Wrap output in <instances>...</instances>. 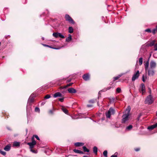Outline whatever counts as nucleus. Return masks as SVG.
<instances>
[{
	"instance_id": "1",
	"label": "nucleus",
	"mask_w": 157,
	"mask_h": 157,
	"mask_svg": "<svg viewBox=\"0 0 157 157\" xmlns=\"http://www.w3.org/2000/svg\"><path fill=\"white\" fill-rule=\"evenodd\" d=\"M130 109V107L129 106L128 107L124 114L123 115L122 121V123H125L128 120Z\"/></svg>"
},
{
	"instance_id": "2",
	"label": "nucleus",
	"mask_w": 157,
	"mask_h": 157,
	"mask_svg": "<svg viewBox=\"0 0 157 157\" xmlns=\"http://www.w3.org/2000/svg\"><path fill=\"white\" fill-rule=\"evenodd\" d=\"M115 110L112 108H110L108 111L106 113V117L107 118H109L111 115L114 114Z\"/></svg>"
},
{
	"instance_id": "3",
	"label": "nucleus",
	"mask_w": 157,
	"mask_h": 157,
	"mask_svg": "<svg viewBox=\"0 0 157 157\" xmlns=\"http://www.w3.org/2000/svg\"><path fill=\"white\" fill-rule=\"evenodd\" d=\"M139 91L142 95L144 94L145 92V88L144 84L143 83L141 84L139 88Z\"/></svg>"
},
{
	"instance_id": "4",
	"label": "nucleus",
	"mask_w": 157,
	"mask_h": 157,
	"mask_svg": "<svg viewBox=\"0 0 157 157\" xmlns=\"http://www.w3.org/2000/svg\"><path fill=\"white\" fill-rule=\"evenodd\" d=\"M153 102V100L152 99V97L151 95H149L147 98L145 102L146 104H151Z\"/></svg>"
},
{
	"instance_id": "5",
	"label": "nucleus",
	"mask_w": 157,
	"mask_h": 157,
	"mask_svg": "<svg viewBox=\"0 0 157 157\" xmlns=\"http://www.w3.org/2000/svg\"><path fill=\"white\" fill-rule=\"evenodd\" d=\"M65 18L67 21L73 24L75 23L74 21L72 19L68 14H66L65 16Z\"/></svg>"
},
{
	"instance_id": "6",
	"label": "nucleus",
	"mask_w": 157,
	"mask_h": 157,
	"mask_svg": "<svg viewBox=\"0 0 157 157\" xmlns=\"http://www.w3.org/2000/svg\"><path fill=\"white\" fill-rule=\"evenodd\" d=\"M53 36L56 38L59 37L63 39L65 37L63 35L59 33H53Z\"/></svg>"
},
{
	"instance_id": "7",
	"label": "nucleus",
	"mask_w": 157,
	"mask_h": 157,
	"mask_svg": "<svg viewBox=\"0 0 157 157\" xmlns=\"http://www.w3.org/2000/svg\"><path fill=\"white\" fill-rule=\"evenodd\" d=\"M36 144V141L34 140L33 137L32 138V142H29L27 144L29 146L30 148H33Z\"/></svg>"
},
{
	"instance_id": "8",
	"label": "nucleus",
	"mask_w": 157,
	"mask_h": 157,
	"mask_svg": "<svg viewBox=\"0 0 157 157\" xmlns=\"http://www.w3.org/2000/svg\"><path fill=\"white\" fill-rule=\"evenodd\" d=\"M148 75L150 76H153L155 74V71L154 69L149 68L148 69Z\"/></svg>"
},
{
	"instance_id": "9",
	"label": "nucleus",
	"mask_w": 157,
	"mask_h": 157,
	"mask_svg": "<svg viewBox=\"0 0 157 157\" xmlns=\"http://www.w3.org/2000/svg\"><path fill=\"white\" fill-rule=\"evenodd\" d=\"M139 76V71H137L132 76V81H134L136 79H137Z\"/></svg>"
},
{
	"instance_id": "10",
	"label": "nucleus",
	"mask_w": 157,
	"mask_h": 157,
	"mask_svg": "<svg viewBox=\"0 0 157 157\" xmlns=\"http://www.w3.org/2000/svg\"><path fill=\"white\" fill-rule=\"evenodd\" d=\"M156 67V63L153 60L151 61L150 63V67L154 69Z\"/></svg>"
},
{
	"instance_id": "11",
	"label": "nucleus",
	"mask_w": 157,
	"mask_h": 157,
	"mask_svg": "<svg viewBox=\"0 0 157 157\" xmlns=\"http://www.w3.org/2000/svg\"><path fill=\"white\" fill-rule=\"evenodd\" d=\"M149 59L145 63H144V68L146 72L148 70V67L149 65Z\"/></svg>"
},
{
	"instance_id": "12",
	"label": "nucleus",
	"mask_w": 157,
	"mask_h": 157,
	"mask_svg": "<svg viewBox=\"0 0 157 157\" xmlns=\"http://www.w3.org/2000/svg\"><path fill=\"white\" fill-rule=\"evenodd\" d=\"M67 91L69 93L71 94L75 93L77 92L76 90L72 88L68 89Z\"/></svg>"
},
{
	"instance_id": "13",
	"label": "nucleus",
	"mask_w": 157,
	"mask_h": 157,
	"mask_svg": "<svg viewBox=\"0 0 157 157\" xmlns=\"http://www.w3.org/2000/svg\"><path fill=\"white\" fill-rule=\"evenodd\" d=\"M83 78L85 81H87L89 80L90 76L88 74H84L82 76Z\"/></svg>"
},
{
	"instance_id": "14",
	"label": "nucleus",
	"mask_w": 157,
	"mask_h": 157,
	"mask_svg": "<svg viewBox=\"0 0 157 157\" xmlns=\"http://www.w3.org/2000/svg\"><path fill=\"white\" fill-rule=\"evenodd\" d=\"M157 127V123H156L155 124L152 125L150 126H149L147 128L148 129L150 130H151L153 129L154 128H156Z\"/></svg>"
},
{
	"instance_id": "15",
	"label": "nucleus",
	"mask_w": 157,
	"mask_h": 157,
	"mask_svg": "<svg viewBox=\"0 0 157 157\" xmlns=\"http://www.w3.org/2000/svg\"><path fill=\"white\" fill-rule=\"evenodd\" d=\"M62 94L59 92H57L55 94L53 95V97L54 98H56L57 97H62Z\"/></svg>"
},
{
	"instance_id": "16",
	"label": "nucleus",
	"mask_w": 157,
	"mask_h": 157,
	"mask_svg": "<svg viewBox=\"0 0 157 157\" xmlns=\"http://www.w3.org/2000/svg\"><path fill=\"white\" fill-rule=\"evenodd\" d=\"M20 144V142L16 141L13 143V146L14 147H19V146Z\"/></svg>"
},
{
	"instance_id": "17",
	"label": "nucleus",
	"mask_w": 157,
	"mask_h": 157,
	"mask_svg": "<svg viewBox=\"0 0 157 157\" xmlns=\"http://www.w3.org/2000/svg\"><path fill=\"white\" fill-rule=\"evenodd\" d=\"M72 38L71 35L70 34H69L68 36L66 38V41L67 42H70Z\"/></svg>"
},
{
	"instance_id": "18",
	"label": "nucleus",
	"mask_w": 157,
	"mask_h": 157,
	"mask_svg": "<svg viewBox=\"0 0 157 157\" xmlns=\"http://www.w3.org/2000/svg\"><path fill=\"white\" fill-rule=\"evenodd\" d=\"M73 151L75 153H79V154H83V151H82L80 150H78L74 149Z\"/></svg>"
},
{
	"instance_id": "19",
	"label": "nucleus",
	"mask_w": 157,
	"mask_h": 157,
	"mask_svg": "<svg viewBox=\"0 0 157 157\" xmlns=\"http://www.w3.org/2000/svg\"><path fill=\"white\" fill-rule=\"evenodd\" d=\"M84 145V144L82 143L77 142L75 143V145L77 147H78L80 146H82Z\"/></svg>"
},
{
	"instance_id": "20",
	"label": "nucleus",
	"mask_w": 157,
	"mask_h": 157,
	"mask_svg": "<svg viewBox=\"0 0 157 157\" xmlns=\"http://www.w3.org/2000/svg\"><path fill=\"white\" fill-rule=\"evenodd\" d=\"M62 109L63 112L64 113H65L67 114L68 113V110L66 109L64 107H62Z\"/></svg>"
},
{
	"instance_id": "21",
	"label": "nucleus",
	"mask_w": 157,
	"mask_h": 157,
	"mask_svg": "<svg viewBox=\"0 0 157 157\" xmlns=\"http://www.w3.org/2000/svg\"><path fill=\"white\" fill-rule=\"evenodd\" d=\"M132 128V126L131 125H130L127 126L126 128V130L129 131L131 130Z\"/></svg>"
},
{
	"instance_id": "22",
	"label": "nucleus",
	"mask_w": 157,
	"mask_h": 157,
	"mask_svg": "<svg viewBox=\"0 0 157 157\" xmlns=\"http://www.w3.org/2000/svg\"><path fill=\"white\" fill-rule=\"evenodd\" d=\"M10 146L9 145L6 146L4 148V149L7 151H8L10 150Z\"/></svg>"
},
{
	"instance_id": "23",
	"label": "nucleus",
	"mask_w": 157,
	"mask_h": 157,
	"mask_svg": "<svg viewBox=\"0 0 157 157\" xmlns=\"http://www.w3.org/2000/svg\"><path fill=\"white\" fill-rule=\"evenodd\" d=\"M98 148L97 147H94L93 148V152L96 155H97Z\"/></svg>"
},
{
	"instance_id": "24",
	"label": "nucleus",
	"mask_w": 157,
	"mask_h": 157,
	"mask_svg": "<svg viewBox=\"0 0 157 157\" xmlns=\"http://www.w3.org/2000/svg\"><path fill=\"white\" fill-rule=\"evenodd\" d=\"M34 98L32 97L31 96H30L29 98V99L28 102L31 103L33 101Z\"/></svg>"
},
{
	"instance_id": "25",
	"label": "nucleus",
	"mask_w": 157,
	"mask_h": 157,
	"mask_svg": "<svg viewBox=\"0 0 157 157\" xmlns=\"http://www.w3.org/2000/svg\"><path fill=\"white\" fill-rule=\"evenodd\" d=\"M68 32L70 33H72L73 32V28L71 27H69L68 29Z\"/></svg>"
},
{
	"instance_id": "26",
	"label": "nucleus",
	"mask_w": 157,
	"mask_h": 157,
	"mask_svg": "<svg viewBox=\"0 0 157 157\" xmlns=\"http://www.w3.org/2000/svg\"><path fill=\"white\" fill-rule=\"evenodd\" d=\"M122 75H119L118 76L114 77L113 78H114L113 81H115V80L118 79L120 78L121 76Z\"/></svg>"
},
{
	"instance_id": "27",
	"label": "nucleus",
	"mask_w": 157,
	"mask_h": 157,
	"mask_svg": "<svg viewBox=\"0 0 157 157\" xmlns=\"http://www.w3.org/2000/svg\"><path fill=\"white\" fill-rule=\"evenodd\" d=\"M83 151L84 152H89V150L85 146H83Z\"/></svg>"
},
{
	"instance_id": "28",
	"label": "nucleus",
	"mask_w": 157,
	"mask_h": 157,
	"mask_svg": "<svg viewBox=\"0 0 157 157\" xmlns=\"http://www.w3.org/2000/svg\"><path fill=\"white\" fill-rule=\"evenodd\" d=\"M139 63L140 65H141L143 63V58L142 57L140 58L139 59Z\"/></svg>"
},
{
	"instance_id": "29",
	"label": "nucleus",
	"mask_w": 157,
	"mask_h": 157,
	"mask_svg": "<svg viewBox=\"0 0 157 157\" xmlns=\"http://www.w3.org/2000/svg\"><path fill=\"white\" fill-rule=\"evenodd\" d=\"M156 42L155 40H153L151 41L150 44V45L151 46H152L154 45L155 43Z\"/></svg>"
},
{
	"instance_id": "30",
	"label": "nucleus",
	"mask_w": 157,
	"mask_h": 157,
	"mask_svg": "<svg viewBox=\"0 0 157 157\" xmlns=\"http://www.w3.org/2000/svg\"><path fill=\"white\" fill-rule=\"evenodd\" d=\"M103 154L105 157H107V151L106 150L105 151L103 152Z\"/></svg>"
},
{
	"instance_id": "31",
	"label": "nucleus",
	"mask_w": 157,
	"mask_h": 157,
	"mask_svg": "<svg viewBox=\"0 0 157 157\" xmlns=\"http://www.w3.org/2000/svg\"><path fill=\"white\" fill-rule=\"evenodd\" d=\"M73 84V83H70L67 84V85H66L65 86L64 88H66L67 87H68L69 86H71Z\"/></svg>"
},
{
	"instance_id": "32",
	"label": "nucleus",
	"mask_w": 157,
	"mask_h": 157,
	"mask_svg": "<svg viewBox=\"0 0 157 157\" xmlns=\"http://www.w3.org/2000/svg\"><path fill=\"white\" fill-rule=\"evenodd\" d=\"M121 89L120 88H117L116 89V91L118 93H120L121 91Z\"/></svg>"
},
{
	"instance_id": "33",
	"label": "nucleus",
	"mask_w": 157,
	"mask_h": 157,
	"mask_svg": "<svg viewBox=\"0 0 157 157\" xmlns=\"http://www.w3.org/2000/svg\"><path fill=\"white\" fill-rule=\"evenodd\" d=\"M51 96L47 94L45 96L44 98L45 99H48Z\"/></svg>"
},
{
	"instance_id": "34",
	"label": "nucleus",
	"mask_w": 157,
	"mask_h": 157,
	"mask_svg": "<svg viewBox=\"0 0 157 157\" xmlns=\"http://www.w3.org/2000/svg\"><path fill=\"white\" fill-rule=\"evenodd\" d=\"M157 32V29L156 28L155 29L153 30L152 31V33L153 34H155V33Z\"/></svg>"
},
{
	"instance_id": "35",
	"label": "nucleus",
	"mask_w": 157,
	"mask_h": 157,
	"mask_svg": "<svg viewBox=\"0 0 157 157\" xmlns=\"http://www.w3.org/2000/svg\"><path fill=\"white\" fill-rule=\"evenodd\" d=\"M35 111L36 112H39L40 111V109L39 108L36 107L35 108Z\"/></svg>"
},
{
	"instance_id": "36",
	"label": "nucleus",
	"mask_w": 157,
	"mask_h": 157,
	"mask_svg": "<svg viewBox=\"0 0 157 157\" xmlns=\"http://www.w3.org/2000/svg\"><path fill=\"white\" fill-rule=\"evenodd\" d=\"M31 151L32 152L34 153H36L37 152V151L36 150H35L33 149H32V148H31Z\"/></svg>"
},
{
	"instance_id": "37",
	"label": "nucleus",
	"mask_w": 157,
	"mask_h": 157,
	"mask_svg": "<svg viewBox=\"0 0 157 157\" xmlns=\"http://www.w3.org/2000/svg\"><path fill=\"white\" fill-rule=\"evenodd\" d=\"M34 137L36 138L38 140H40V138H39L38 136L37 135H33V137L34 138Z\"/></svg>"
},
{
	"instance_id": "38",
	"label": "nucleus",
	"mask_w": 157,
	"mask_h": 157,
	"mask_svg": "<svg viewBox=\"0 0 157 157\" xmlns=\"http://www.w3.org/2000/svg\"><path fill=\"white\" fill-rule=\"evenodd\" d=\"M145 32H148V33H151V29H146L145 30Z\"/></svg>"
},
{
	"instance_id": "39",
	"label": "nucleus",
	"mask_w": 157,
	"mask_h": 157,
	"mask_svg": "<svg viewBox=\"0 0 157 157\" xmlns=\"http://www.w3.org/2000/svg\"><path fill=\"white\" fill-rule=\"evenodd\" d=\"M0 153L3 155H5L6 154V152L1 150L0 151Z\"/></svg>"
},
{
	"instance_id": "40",
	"label": "nucleus",
	"mask_w": 157,
	"mask_h": 157,
	"mask_svg": "<svg viewBox=\"0 0 157 157\" xmlns=\"http://www.w3.org/2000/svg\"><path fill=\"white\" fill-rule=\"evenodd\" d=\"M117 153H116L114 155H112L111 157H117Z\"/></svg>"
},
{
	"instance_id": "41",
	"label": "nucleus",
	"mask_w": 157,
	"mask_h": 157,
	"mask_svg": "<svg viewBox=\"0 0 157 157\" xmlns=\"http://www.w3.org/2000/svg\"><path fill=\"white\" fill-rule=\"evenodd\" d=\"M154 50L155 51L157 50V44H155L154 46Z\"/></svg>"
},
{
	"instance_id": "42",
	"label": "nucleus",
	"mask_w": 157,
	"mask_h": 157,
	"mask_svg": "<svg viewBox=\"0 0 157 157\" xmlns=\"http://www.w3.org/2000/svg\"><path fill=\"white\" fill-rule=\"evenodd\" d=\"M59 100L60 101L62 102L63 101L64 98H59Z\"/></svg>"
},
{
	"instance_id": "43",
	"label": "nucleus",
	"mask_w": 157,
	"mask_h": 157,
	"mask_svg": "<svg viewBox=\"0 0 157 157\" xmlns=\"http://www.w3.org/2000/svg\"><path fill=\"white\" fill-rule=\"evenodd\" d=\"M142 80L144 82H145V80L144 79V75H143L142 76Z\"/></svg>"
},
{
	"instance_id": "44",
	"label": "nucleus",
	"mask_w": 157,
	"mask_h": 157,
	"mask_svg": "<svg viewBox=\"0 0 157 157\" xmlns=\"http://www.w3.org/2000/svg\"><path fill=\"white\" fill-rule=\"evenodd\" d=\"M140 150V149L139 148H137L135 149V150L136 151H138Z\"/></svg>"
},
{
	"instance_id": "45",
	"label": "nucleus",
	"mask_w": 157,
	"mask_h": 157,
	"mask_svg": "<svg viewBox=\"0 0 157 157\" xmlns=\"http://www.w3.org/2000/svg\"><path fill=\"white\" fill-rule=\"evenodd\" d=\"M90 102L92 103H94V101H93V100H90Z\"/></svg>"
},
{
	"instance_id": "46",
	"label": "nucleus",
	"mask_w": 157,
	"mask_h": 157,
	"mask_svg": "<svg viewBox=\"0 0 157 157\" xmlns=\"http://www.w3.org/2000/svg\"><path fill=\"white\" fill-rule=\"evenodd\" d=\"M87 106L88 107H90L92 106V105H87Z\"/></svg>"
},
{
	"instance_id": "47",
	"label": "nucleus",
	"mask_w": 157,
	"mask_h": 157,
	"mask_svg": "<svg viewBox=\"0 0 157 157\" xmlns=\"http://www.w3.org/2000/svg\"><path fill=\"white\" fill-rule=\"evenodd\" d=\"M49 112L51 113H52V110H50Z\"/></svg>"
},
{
	"instance_id": "48",
	"label": "nucleus",
	"mask_w": 157,
	"mask_h": 157,
	"mask_svg": "<svg viewBox=\"0 0 157 157\" xmlns=\"http://www.w3.org/2000/svg\"><path fill=\"white\" fill-rule=\"evenodd\" d=\"M71 81V79H69L67 80V82H70Z\"/></svg>"
},
{
	"instance_id": "49",
	"label": "nucleus",
	"mask_w": 157,
	"mask_h": 157,
	"mask_svg": "<svg viewBox=\"0 0 157 157\" xmlns=\"http://www.w3.org/2000/svg\"><path fill=\"white\" fill-rule=\"evenodd\" d=\"M44 46H45L49 47V46H48V45H47L44 44Z\"/></svg>"
},
{
	"instance_id": "50",
	"label": "nucleus",
	"mask_w": 157,
	"mask_h": 157,
	"mask_svg": "<svg viewBox=\"0 0 157 157\" xmlns=\"http://www.w3.org/2000/svg\"><path fill=\"white\" fill-rule=\"evenodd\" d=\"M54 48V49H59L60 48Z\"/></svg>"
},
{
	"instance_id": "51",
	"label": "nucleus",
	"mask_w": 157,
	"mask_h": 157,
	"mask_svg": "<svg viewBox=\"0 0 157 157\" xmlns=\"http://www.w3.org/2000/svg\"><path fill=\"white\" fill-rule=\"evenodd\" d=\"M44 104H45L44 102H42L41 103V104L42 105H44Z\"/></svg>"
},
{
	"instance_id": "52",
	"label": "nucleus",
	"mask_w": 157,
	"mask_h": 157,
	"mask_svg": "<svg viewBox=\"0 0 157 157\" xmlns=\"http://www.w3.org/2000/svg\"><path fill=\"white\" fill-rule=\"evenodd\" d=\"M83 157H87V156H85V155H84V156H83Z\"/></svg>"
},
{
	"instance_id": "53",
	"label": "nucleus",
	"mask_w": 157,
	"mask_h": 157,
	"mask_svg": "<svg viewBox=\"0 0 157 157\" xmlns=\"http://www.w3.org/2000/svg\"><path fill=\"white\" fill-rule=\"evenodd\" d=\"M141 116V114H140V115L139 116V118H140V116Z\"/></svg>"
}]
</instances>
